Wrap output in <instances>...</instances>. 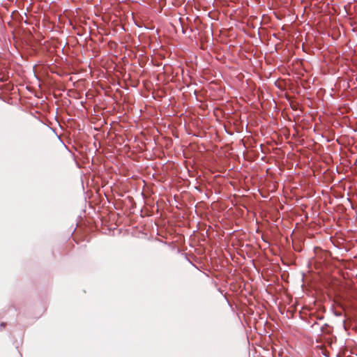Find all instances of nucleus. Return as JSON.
<instances>
[{"label": "nucleus", "mask_w": 357, "mask_h": 357, "mask_svg": "<svg viewBox=\"0 0 357 357\" xmlns=\"http://www.w3.org/2000/svg\"><path fill=\"white\" fill-rule=\"evenodd\" d=\"M5 325H6V324H5L4 323H1V325H0V326H1V329H2L3 328H4V327H5Z\"/></svg>", "instance_id": "obj_1"}]
</instances>
